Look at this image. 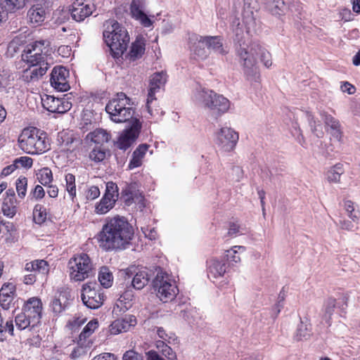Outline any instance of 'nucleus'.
<instances>
[{"mask_svg": "<svg viewBox=\"0 0 360 360\" xmlns=\"http://www.w3.org/2000/svg\"><path fill=\"white\" fill-rule=\"evenodd\" d=\"M238 250H245V247L241 245L233 246L231 250L226 251L227 261L233 264L240 262V257L238 255Z\"/></svg>", "mask_w": 360, "mask_h": 360, "instance_id": "obj_45", "label": "nucleus"}, {"mask_svg": "<svg viewBox=\"0 0 360 360\" xmlns=\"http://www.w3.org/2000/svg\"><path fill=\"white\" fill-rule=\"evenodd\" d=\"M83 341H80V340H77V347L74 348L70 356L72 359H76L79 357L80 356L85 354L87 352V350L91 347V345L89 343H86L84 345L82 344Z\"/></svg>", "mask_w": 360, "mask_h": 360, "instance_id": "obj_48", "label": "nucleus"}, {"mask_svg": "<svg viewBox=\"0 0 360 360\" xmlns=\"http://www.w3.org/2000/svg\"><path fill=\"white\" fill-rule=\"evenodd\" d=\"M19 161L14 160L13 163L4 167L1 171V176H7L12 174L16 169L19 168L18 165Z\"/></svg>", "mask_w": 360, "mask_h": 360, "instance_id": "obj_55", "label": "nucleus"}, {"mask_svg": "<svg viewBox=\"0 0 360 360\" xmlns=\"http://www.w3.org/2000/svg\"><path fill=\"white\" fill-rule=\"evenodd\" d=\"M46 192L50 198H56L58 195V188L56 185H53L52 183L46 186Z\"/></svg>", "mask_w": 360, "mask_h": 360, "instance_id": "obj_58", "label": "nucleus"}, {"mask_svg": "<svg viewBox=\"0 0 360 360\" xmlns=\"http://www.w3.org/2000/svg\"><path fill=\"white\" fill-rule=\"evenodd\" d=\"M122 360H143V356L135 350L129 349L124 353Z\"/></svg>", "mask_w": 360, "mask_h": 360, "instance_id": "obj_53", "label": "nucleus"}, {"mask_svg": "<svg viewBox=\"0 0 360 360\" xmlns=\"http://www.w3.org/2000/svg\"><path fill=\"white\" fill-rule=\"evenodd\" d=\"M146 43L143 38H136V39L131 44L129 52L127 58L130 60H136L142 57L146 49Z\"/></svg>", "mask_w": 360, "mask_h": 360, "instance_id": "obj_32", "label": "nucleus"}, {"mask_svg": "<svg viewBox=\"0 0 360 360\" xmlns=\"http://www.w3.org/2000/svg\"><path fill=\"white\" fill-rule=\"evenodd\" d=\"M226 271V264L219 260H212L209 266V272L214 278L223 276Z\"/></svg>", "mask_w": 360, "mask_h": 360, "instance_id": "obj_39", "label": "nucleus"}, {"mask_svg": "<svg viewBox=\"0 0 360 360\" xmlns=\"http://www.w3.org/2000/svg\"><path fill=\"white\" fill-rule=\"evenodd\" d=\"M200 43L205 44L208 49H212L213 51L222 55H225L227 53L223 48L222 39L219 36L200 37L199 39Z\"/></svg>", "mask_w": 360, "mask_h": 360, "instance_id": "obj_31", "label": "nucleus"}, {"mask_svg": "<svg viewBox=\"0 0 360 360\" xmlns=\"http://www.w3.org/2000/svg\"><path fill=\"white\" fill-rule=\"evenodd\" d=\"M136 318L134 315H126L122 319H118L110 325V333L112 335H117L128 331L131 327L136 326Z\"/></svg>", "mask_w": 360, "mask_h": 360, "instance_id": "obj_23", "label": "nucleus"}, {"mask_svg": "<svg viewBox=\"0 0 360 360\" xmlns=\"http://www.w3.org/2000/svg\"><path fill=\"white\" fill-rule=\"evenodd\" d=\"M70 292L66 290L58 291L50 302V308L54 316L63 313L69 304Z\"/></svg>", "mask_w": 360, "mask_h": 360, "instance_id": "obj_25", "label": "nucleus"}, {"mask_svg": "<svg viewBox=\"0 0 360 360\" xmlns=\"http://www.w3.org/2000/svg\"><path fill=\"white\" fill-rule=\"evenodd\" d=\"M99 323L96 319H94L91 320L83 328L82 331L80 333L78 340L80 341H83L82 344L89 343L92 345L93 342L90 339L92 334L95 332V330L98 328Z\"/></svg>", "mask_w": 360, "mask_h": 360, "instance_id": "obj_33", "label": "nucleus"}, {"mask_svg": "<svg viewBox=\"0 0 360 360\" xmlns=\"http://www.w3.org/2000/svg\"><path fill=\"white\" fill-rule=\"evenodd\" d=\"M157 334L158 337L161 339L159 341H164L165 343L167 342L169 344L174 343L177 340L176 336L174 333H167V331L162 328L160 327L157 330Z\"/></svg>", "mask_w": 360, "mask_h": 360, "instance_id": "obj_50", "label": "nucleus"}, {"mask_svg": "<svg viewBox=\"0 0 360 360\" xmlns=\"http://www.w3.org/2000/svg\"><path fill=\"white\" fill-rule=\"evenodd\" d=\"M98 281L101 285L105 288H110L113 282V276L107 266H102L98 273Z\"/></svg>", "mask_w": 360, "mask_h": 360, "instance_id": "obj_37", "label": "nucleus"}, {"mask_svg": "<svg viewBox=\"0 0 360 360\" xmlns=\"http://www.w3.org/2000/svg\"><path fill=\"white\" fill-rule=\"evenodd\" d=\"M344 173L342 164H336L327 172V179L330 182L337 183L340 179V176Z\"/></svg>", "mask_w": 360, "mask_h": 360, "instance_id": "obj_41", "label": "nucleus"}, {"mask_svg": "<svg viewBox=\"0 0 360 360\" xmlns=\"http://www.w3.org/2000/svg\"><path fill=\"white\" fill-rule=\"evenodd\" d=\"M240 231V226L234 222H231L229 224V228L228 231V235L229 236H233L237 234Z\"/></svg>", "mask_w": 360, "mask_h": 360, "instance_id": "obj_63", "label": "nucleus"}, {"mask_svg": "<svg viewBox=\"0 0 360 360\" xmlns=\"http://www.w3.org/2000/svg\"><path fill=\"white\" fill-rule=\"evenodd\" d=\"M20 148L31 155L41 154L49 150L47 134L34 127L25 128L18 138Z\"/></svg>", "mask_w": 360, "mask_h": 360, "instance_id": "obj_3", "label": "nucleus"}, {"mask_svg": "<svg viewBox=\"0 0 360 360\" xmlns=\"http://www.w3.org/2000/svg\"><path fill=\"white\" fill-rule=\"evenodd\" d=\"M134 230L127 219L115 215L105 219L96 236L99 246L105 251L126 249L133 239Z\"/></svg>", "mask_w": 360, "mask_h": 360, "instance_id": "obj_1", "label": "nucleus"}, {"mask_svg": "<svg viewBox=\"0 0 360 360\" xmlns=\"http://www.w3.org/2000/svg\"><path fill=\"white\" fill-rule=\"evenodd\" d=\"M142 124L138 119L133 120L131 126L122 131L115 143V146L123 150L129 148L138 138Z\"/></svg>", "mask_w": 360, "mask_h": 360, "instance_id": "obj_16", "label": "nucleus"}, {"mask_svg": "<svg viewBox=\"0 0 360 360\" xmlns=\"http://www.w3.org/2000/svg\"><path fill=\"white\" fill-rule=\"evenodd\" d=\"M268 8L272 15H282L284 14L285 4L283 0H271Z\"/></svg>", "mask_w": 360, "mask_h": 360, "instance_id": "obj_42", "label": "nucleus"}, {"mask_svg": "<svg viewBox=\"0 0 360 360\" xmlns=\"http://www.w3.org/2000/svg\"><path fill=\"white\" fill-rule=\"evenodd\" d=\"M16 288L12 283H4L0 290V304L4 309H8L13 303Z\"/></svg>", "mask_w": 360, "mask_h": 360, "instance_id": "obj_26", "label": "nucleus"}, {"mask_svg": "<svg viewBox=\"0 0 360 360\" xmlns=\"http://www.w3.org/2000/svg\"><path fill=\"white\" fill-rule=\"evenodd\" d=\"M142 159H131L129 165L128 169H132L136 167H139L142 165Z\"/></svg>", "mask_w": 360, "mask_h": 360, "instance_id": "obj_64", "label": "nucleus"}, {"mask_svg": "<svg viewBox=\"0 0 360 360\" xmlns=\"http://www.w3.org/2000/svg\"><path fill=\"white\" fill-rule=\"evenodd\" d=\"M43 304L40 298L32 297L29 298L24 304L22 311H24L27 316L34 323L38 324L41 322L42 316Z\"/></svg>", "mask_w": 360, "mask_h": 360, "instance_id": "obj_20", "label": "nucleus"}, {"mask_svg": "<svg viewBox=\"0 0 360 360\" xmlns=\"http://www.w3.org/2000/svg\"><path fill=\"white\" fill-rule=\"evenodd\" d=\"M46 192L41 185H36L34 188L30 191V198L31 200H40L45 196Z\"/></svg>", "mask_w": 360, "mask_h": 360, "instance_id": "obj_52", "label": "nucleus"}, {"mask_svg": "<svg viewBox=\"0 0 360 360\" xmlns=\"http://www.w3.org/2000/svg\"><path fill=\"white\" fill-rule=\"evenodd\" d=\"M81 298L83 304L88 308H100L106 298L101 287L96 283H84L81 290Z\"/></svg>", "mask_w": 360, "mask_h": 360, "instance_id": "obj_10", "label": "nucleus"}, {"mask_svg": "<svg viewBox=\"0 0 360 360\" xmlns=\"http://www.w3.org/2000/svg\"><path fill=\"white\" fill-rule=\"evenodd\" d=\"M42 105L48 111L59 114H63L72 108V103L68 99L51 96H47L45 99H42Z\"/></svg>", "mask_w": 360, "mask_h": 360, "instance_id": "obj_21", "label": "nucleus"}, {"mask_svg": "<svg viewBox=\"0 0 360 360\" xmlns=\"http://www.w3.org/2000/svg\"><path fill=\"white\" fill-rule=\"evenodd\" d=\"M321 116L323 118L325 124L328 126L332 130V136L338 141H340L342 138V131H341V126L339 121L331 115L325 112H322Z\"/></svg>", "mask_w": 360, "mask_h": 360, "instance_id": "obj_30", "label": "nucleus"}, {"mask_svg": "<svg viewBox=\"0 0 360 360\" xmlns=\"http://www.w3.org/2000/svg\"><path fill=\"white\" fill-rule=\"evenodd\" d=\"M22 60L30 65L22 73V79L26 82L39 80L44 76L51 64L53 63L52 57L43 56L40 53L23 51Z\"/></svg>", "mask_w": 360, "mask_h": 360, "instance_id": "obj_4", "label": "nucleus"}, {"mask_svg": "<svg viewBox=\"0 0 360 360\" xmlns=\"http://www.w3.org/2000/svg\"><path fill=\"white\" fill-rule=\"evenodd\" d=\"M49 212L46 207L41 204L37 203L33 208L32 211V219L33 221L37 224H44L48 217Z\"/></svg>", "mask_w": 360, "mask_h": 360, "instance_id": "obj_35", "label": "nucleus"}, {"mask_svg": "<svg viewBox=\"0 0 360 360\" xmlns=\"http://www.w3.org/2000/svg\"><path fill=\"white\" fill-rule=\"evenodd\" d=\"M134 297V292L131 289H127L124 290L120 297V300L121 302H124L125 303H129L132 301Z\"/></svg>", "mask_w": 360, "mask_h": 360, "instance_id": "obj_57", "label": "nucleus"}, {"mask_svg": "<svg viewBox=\"0 0 360 360\" xmlns=\"http://www.w3.org/2000/svg\"><path fill=\"white\" fill-rule=\"evenodd\" d=\"M122 196L127 205H131L136 200H142L143 199V195L140 193L138 185L135 182L128 184L122 190Z\"/></svg>", "mask_w": 360, "mask_h": 360, "instance_id": "obj_27", "label": "nucleus"}, {"mask_svg": "<svg viewBox=\"0 0 360 360\" xmlns=\"http://www.w3.org/2000/svg\"><path fill=\"white\" fill-rule=\"evenodd\" d=\"M103 37L114 58H119L123 55L130 39L126 28L115 20H110L107 22Z\"/></svg>", "mask_w": 360, "mask_h": 360, "instance_id": "obj_2", "label": "nucleus"}, {"mask_svg": "<svg viewBox=\"0 0 360 360\" xmlns=\"http://www.w3.org/2000/svg\"><path fill=\"white\" fill-rule=\"evenodd\" d=\"M69 71L63 66H56L51 73V85L58 91H67L70 86L68 80Z\"/></svg>", "mask_w": 360, "mask_h": 360, "instance_id": "obj_19", "label": "nucleus"}, {"mask_svg": "<svg viewBox=\"0 0 360 360\" xmlns=\"http://www.w3.org/2000/svg\"><path fill=\"white\" fill-rule=\"evenodd\" d=\"M153 283L157 296L165 303L174 300L179 292L176 281L166 272L158 273Z\"/></svg>", "mask_w": 360, "mask_h": 360, "instance_id": "obj_8", "label": "nucleus"}, {"mask_svg": "<svg viewBox=\"0 0 360 360\" xmlns=\"http://www.w3.org/2000/svg\"><path fill=\"white\" fill-rule=\"evenodd\" d=\"M344 207L352 221L358 224L359 220V211L355 210L354 202L349 200H345Z\"/></svg>", "mask_w": 360, "mask_h": 360, "instance_id": "obj_43", "label": "nucleus"}, {"mask_svg": "<svg viewBox=\"0 0 360 360\" xmlns=\"http://www.w3.org/2000/svg\"><path fill=\"white\" fill-rule=\"evenodd\" d=\"M94 0H75L70 6L72 18L77 22H82L96 11Z\"/></svg>", "mask_w": 360, "mask_h": 360, "instance_id": "obj_14", "label": "nucleus"}, {"mask_svg": "<svg viewBox=\"0 0 360 360\" xmlns=\"http://www.w3.org/2000/svg\"><path fill=\"white\" fill-rule=\"evenodd\" d=\"M85 321V319H80L79 317L74 318L72 320L68 321V326L71 330H75L83 325Z\"/></svg>", "mask_w": 360, "mask_h": 360, "instance_id": "obj_56", "label": "nucleus"}, {"mask_svg": "<svg viewBox=\"0 0 360 360\" xmlns=\"http://www.w3.org/2000/svg\"><path fill=\"white\" fill-rule=\"evenodd\" d=\"M337 300L333 297H328L323 303V309L325 315H328L330 319L336 307Z\"/></svg>", "mask_w": 360, "mask_h": 360, "instance_id": "obj_49", "label": "nucleus"}, {"mask_svg": "<svg viewBox=\"0 0 360 360\" xmlns=\"http://www.w3.org/2000/svg\"><path fill=\"white\" fill-rule=\"evenodd\" d=\"M46 10L43 4H37L33 5L27 12V17L30 22L34 26L41 25L46 18Z\"/></svg>", "mask_w": 360, "mask_h": 360, "instance_id": "obj_28", "label": "nucleus"}, {"mask_svg": "<svg viewBox=\"0 0 360 360\" xmlns=\"http://www.w3.org/2000/svg\"><path fill=\"white\" fill-rule=\"evenodd\" d=\"M24 51L40 53L43 56H51V48L50 42L47 40H39L27 45Z\"/></svg>", "mask_w": 360, "mask_h": 360, "instance_id": "obj_29", "label": "nucleus"}, {"mask_svg": "<svg viewBox=\"0 0 360 360\" xmlns=\"http://www.w3.org/2000/svg\"><path fill=\"white\" fill-rule=\"evenodd\" d=\"M70 281L82 282L94 276L96 269L89 255L84 252L75 254L68 262Z\"/></svg>", "mask_w": 360, "mask_h": 360, "instance_id": "obj_5", "label": "nucleus"}, {"mask_svg": "<svg viewBox=\"0 0 360 360\" xmlns=\"http://www.w3.org/2000/svg\"><path fill=\"white\" fill-rule=\"evenodd\" d=\"M155 347L168 360H177L176 352L164 341H156Z\"/></svg>", "mask_w": 360, "mask_h": 360, "instance_id": "obj_38", "label": "nucleus"}, {"mask_svg": "<svg viewBox=\"0 0 360 360\" xmlns=\"http://www.w3.org/2000/svg\"><path fill=\"white\" fill-rule=\"evenodd\" d=\"M66 181V191H68L72 200L74 201L76 197V185H75V176L72 174H68L65 175Z\"/></svg>", "mask_w": 360, "mask_h": 360, "instance_id": "obj_46", "label": "nucleus"}, {"mask_svg": "<svg viewBox=\"0 0 360 360\" xmlns=\"http://www.w3.org/2000/svg\"><path fill=\"white\" fill-rule=\"evenodd\" d=\"M92 360H117V357L112 353H102L95 356Z\"/></svg>", "mask_w": 360, "mask_h": 360, "instance_id": "obj_60", "label": "nucleus"}, {"mask_svg": "<svg viewBox=\"0 0 360 360\" xmlns=\"http://www.w3.org/2000/svg\"><path fill=\"white\" fill-rule=\"evenodd\" d=\"M97 146L92 150L89 158H106L110 156V151L103 146L111 139V134L103 129H96L89 133L86 137Z\"/></svg>", "mask_w": 360, "mask_h": 360, "instance_id": "obj_12", "label": "nucleus"}, {"mask_svg": "<svg viewBox=\"0 0 360 360\" xmlns=\"http://www.w3.org/2000/svg\"><path fill=\"white\" fill-rule=\"evenodd\" d=\"M15 188L18 197L23 199L27 193V179L25 176H20L16 180Z\"/></svg>", "mask_w": 360, "mask_h": 360, "instance_id": "obj_47", "label": "nucleus"}, {"mask_svg": "<svg viewBox=\"0 0 360 360\" xmlns=\"http://www.w3.org/2000/svg\"><path fill=\"white\" fill-rule=\"evenodd\" d=\"M82 146V141L79 139L68 138L66 141L63 140L61 143V151L68 153L70 152L71 155L77 156L81 154L77 153L76 150H79ZM68 156V153H67Z\"/></svg>", "mask_w": 360, "mask_h": 360, "instance_id": "obj_34", "label": "nucleus"}, {"mask_svg": "<svg viewBox=\"0 0 360 360\" xmlns=\"http://www.w3.org/2000/svg\"><path fill=\"white\" fill-rule=\"evenodd\" d=\"M130 101L123 92L118 93L116 98L109 101L105 106V110L113 122H125L132 118L134 109L131 107Z\"/></svg>", "mask_w": 360, "mask_h": 360, "instance_id": "obj_7", "label": "nucleus"}, {"mask_svg": "<svg viewBox=\"0 0 360 360\" xmlns=\"http://www.w3.org/2000/svg\"><path fill=\"white\" fill-rule=\"evenodd\" d=\"M25 271L31 272L23 276L22 282L25 285H33L37 281V274L47 275L49 272V264L44 259H34L27 262L24 267Z\"/></svg>", "mask_w": 360, "mask_h": 360, "instance_id": "obj_15", "label": "nucleus"}, {"mask_svg": "<svg viewBox=\"0 0 360 360\" xmlns=\"http://www.w3.org/2000/svg\"><path fill=\"white\" fill-rule=\"evenodd\" d=\"M340 88L343 92H347L349 94H353L355 93L356 91L355 86L349 83L348 82H343Z\"/></svg>", "mask_w": 360, "mask_h": 360, "instance_id": "obj_61", "label": "nucleus"}, {"mask_svg": "<svg viewBox=\"0 0 360 360\" xmlns=\"http://www.w3.org/2000/svg\"><path fill=\"white\" fill-rule=\"evenodd\" d=\"M37 180L43 186H46L53 181L52 171L48 167H44L39 170Z\"/></svg>", "mask_w": 360, "mask_h": 360, "instance_id": "obj_40", "label": "nucleus"}, {"mask_svg": "<svg viewBox=\"0 0 360 360\" xmlns=\"http://www.w3.org/2000/svg\"><path fill=\"white\" fill-rule=\"evenodd\" d=\"M340 226L342 229L348 231H354L355 230L354 225L352 221L349 220H341L340 221Z\"/></svg>", "mask_w": 360, "mask_h": 360, "instance_id": "obj_59", "label": "nucleus"}, {"mask_svg": "<svg viewBox=\"0 0 360 360\" xmlns=\"http://www.w3.org/2000/svg\"><path fill=\"white\" fill-rule=\"evenodd\" d=\"M236 51L247 75H249L250 71L253 72V70L256 69L257 60L255 55L258 53V51L260 54L261 60L265 67L269 68L272 65L271 53L258 44H254L250 49L248 46L245 47L240 44Z\"/></svg>", "mask_w": 360, "mask_h": 360, "instance_id": "obj_6", "label": "nucleus"}, {"mask_svg": "<svg viewBox=\"0 0 360 360\" xmlns=\"http://www.w3.org/2000/svg\"><path fill=\"white\" fill-rule=\"evenodd\" d=\"M150 146L146 143L140 144L134 151L132 158H143L148 153L149 155L153 154V150H150Z\"/></svg>", "mask_w": 360, "mask_h": 360, "instance_id": "obj_51", "label": "nucleus"}, {"mask_svg": "<svg viewBox=\"0 0 360 360\" xmlns=\"http://www.w3.org/2000/svg\"><path fill=\"white\" fill-rule=\"evenodd\" d=\"M0 3L8 13L14 12L25 6V0H0Z\"/></svg>", "mask_w": 360, "mask_h": 360, "instance_id": "obj_44", "label": "nucleus"}, {"mask_svg": "<svg viewBox=\"0 0 360 360\" xmlns=\"http://www.w3.org/2000/svg\"><path fill=\"white\" fill-rule=\"evenodd\" d=\"M238 139V134L230 127H222L217 133V144L226 152L232 151L235 148Z\"/></svg>", "mask_w": 360, "mask_h": 360, "instance_id": "obj_17", "label": "nucleus"}, {"mask_svg": "<svg viewBox=\"0 0 360 360\" xmlns=\"http://www.w3.org/2000/svg\"><path fill=\"white\" fill-rule=\"evenodd\" d=\"M33 159H15V161L18 162L19 167H22L26 169L32 167L33 164Z\"/></svg>", "mask_w": 360, "mask_h": 360, "instance_id": "obj_62", "label": "nucleus"}, {"mask_svg": "<svg viewBox=\"0 0 360 360\" xmlns=\"http://www.w3.org/2000/svg\"><path fill=\"white\" fill-rule=\"evenodd\" d=\"M201 97L205 107L219 115L227 112L230 108V101L226 98L212 90L202 91Z\"/></svg>", "mask_w": 360, "mask_h": 360, "instance_id": "obj_13", "label": "nucleus"}, {"mask_svg": "<svg viewBox=\"0 0 360 360\" xmlns=\"http://www.w3.org/2000/svg\"><path fill=\"white\" fill-rule=\"evenodd\" d=\"M118 196L117 185L113 181L107 182L103 195L95 205L94 212L99 215L107 214L115 207Z\"/></svg>", "mask_w": 360, "mask_h": 360, "instance_id": "obj_11", "label": "nucleus"}, {"mask_svg": "<svg viewBox=\"0 0 360 360\" xmlns=\"http://www.w3.org/2000/svg\"><path fill=\"white\" fill-rule=\"evenodd\" d=\"M146 4L144 0H131L129 6L130 15L132 18L139 21L145 27L152 25L153 21L145 12Z\"/></svg>", "mask_w": 360, "mask_h": 360, "instance_id": "obj_22", "label": "nucleus"}, {"mask_svg": "<svg viewBox=\"0 0 360 360\" xmlns=\"http://www.w3.org/2000/svg\"><path fill=\"white\" fill-rule=\"evenodd\" d=\"M15 322L17 328L20 330L26 328H30L31 330L39 325L37 323L32 322V321L30 319L27 314L22 311L15 316Z\"/></svg>", "mask_w": 360, "mask_h": 360, "instance_id": "obj_36", "label": "nucleus"}, {"mask_svg": "<svg viewBox=\"0 0 360 360\" xmlns=\"http://www.w3.org/2000/svg\"><path fill=\"white\" fill-rule=\"evenodd\" d=\"M1 211L4 216L13 218L18 211V201L13 189L6 191L1 205Z\"/></svg>", "mask_w": 360, "mask_h": 360, "instance_id": "obj_24", "label": "nucleus"}, {"mask_svg": "<svg viewBox=\"0 0 360 360\" xmlns=\"http://www.w3.org/2000/svg\"><path fill=\"white\" fill-rule=\"evenodd\" d=\"M124 272L125 278L132 277L131 285L136 290L143 289L149 281V275L147 269L145 268L130 266Z\"/></svg>", "mask_w": 360, "mask_h": 360, "instance_id": "obj_18", "label": "nucleus"}, {"mask_svg": "<svg viewBox=\"0 0 360 360\" xmlns=\"http://www.w3.org/2000/svg\"><path fill=\"white\" fill-rule=\"evenodd\" d=\"M101 194L99 188L97 186H91L87 191L86 198L93 200L99 197Z\"/></svg>", "mask_w": 360, "mask_h": 360, "instance_id": "obj_54", "label": "nucleus"}, {"mask_svg": "<svg viewBox=\"0 0 360 360\" xmlns=\"http://www.w3.org/2000/svg\"><path fill=\"white\" fill-rule=\"evenodd\" d=\"M166 81L167 75L163 72L154 73L150 79L146 99V108L151 116H158L162 112L161 108L157 105L155 94L160 91L161 86L165 85Z\"/></svg>", "mask_w": 360, "mask_h": 360, "instance_id": "obj_9", "label": "nucleus"}]
</instances>
